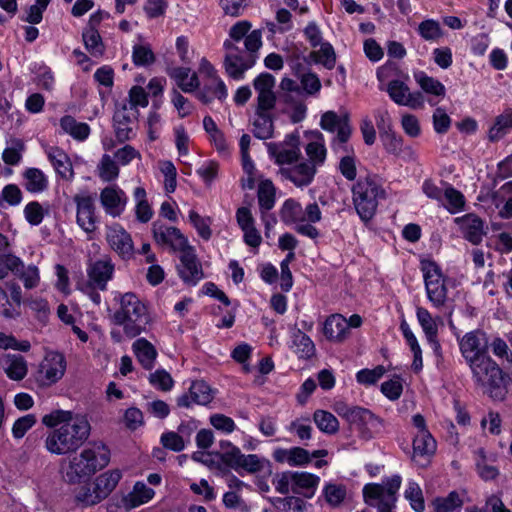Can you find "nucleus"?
I'll use <instances>...</instances> for the list:
<instances>
[{"instance_id": "14", "label": "nucleus", "mask_w": 512, "mask_h": 512, "mask_svg": "<svg viewBox=\"0 0 512 512\" xmlns=\"http://www.w3.org/2000/svg\"><path fill=\"white\" fill-rule=\"evenodd\" d=\"M269 154L280 165H291L301 157L300 140L297 134H289L281 144H268Z\"/></svg>"}, {"instance_id": "28", "label": "nucleus", "mask_w": 512, "mask_h": 512, "mask_svg": "<svg viewBox=\"0 0 512 512\" xmlns=\"http://www.w3.org/2000/svg\"><path fill=\"white\" fill-rule=\"evenodd\" d=\"M122 478V472L119 469H112L97 476L92 485L103 501L106 499L117 487Z\"/></svg>"}, {"instance_id": "60", "label": "nucleus", "mask_w": 512, "mask_h": 512, "mask_svg": "<svg viewBox=\"0 0 512 512\" xmlns=\"http://www.w3.org/2000/svg\"><path fill=\"white\" fill-rule=\"evenodd\" d=\"M443 196L447 200V209L449 212L457 213L463 209L465 205L464 196L454 187L448 185L443 193Z\"/></svg>"}, {"instance_id": "36", "label": "nucleus", "mask_w": 512, "mask_h": 512, "mask_svg": "<svg viewBox=\"0 0 512 512\" xmlns=\"http://www.w3.org/2000/svg\"><path fill=\"white\" fill-rule=\"evenodd\" d=\"M512 129V108L505 109L494 121L489 129L488 138L490 141H498Z\"/></svg>"}, {"instance_id": "16", "label": "nucleus", "mask_w": 512, "mask_h": 512, "mask_svg": "<svg viewBox=\"0 0 512 512\" xmlns=\"http://www.w3.org/2000/svg\"><path fill=\"white\" fill-rule=\"evenodd\" d=\"M385 90L391 100L400 106L412 109L423 107V95L420 92H410L409 87L403 81L391 80Z\"/></svg>"}, {"instance_id": "15", "label": "nucleus", "mask_w": 512, "mask_h": 512, "mask_svg": "<svg viewBox=\"0 0 512 512\" xmlns=\"http://www.w3.org/2000/svg\"><path fill=\"white\" fill-rule=\"evenodd\" d=\"M179 253L180 264L177 266L178 273L185 283L195 285L204 276L201 264L195 254V250L192 246L188 245Z\"/></svg>"}, {"instance_id": "22", "label": "nucleus", "mask_w": 512, "mask_h": 512, "mask_svg": "<svg viewBox=\"0 0 512 512\" xmlns=\"http://www.w3.org/2000/svg\"><path fill=\"white\" fill-rule=\"evenodd\" d=\"M381 484L368 483L363 487V497L366 504L376 506L377 512H395L396 497H385Z\"/></svg>"}, {"instance_id": "44", "label": "nucleus", "mask_w": 512, "mask_h": 512, "mask_svg": "<svg viewBox=\"0 0 512 512\" xmlns=\"http://www.w3.org/2000/svg\"><path fill=\"white\" fill-rule=\"evenodd\" d=\"M310 58L318 64H322L326 69H333L336 64V54L333 46L326 42L322 43L318 50L310 53Z\"/></svg>"}, {"instance_id": "62", "label": "nucleus", "mask_w": 512, "mask_h": 512, "mask_svg": "<svg viewBox=\"0 0 512 512\" xmlns=\"http://www.w3.org/2000/svg\"><path fill=\"white\" fill-rule=\"evenodd\" d=\"M132 58L136 66H148L155 61L153 51L146 45H135L133 47Z\"/></svg>"}, {"instance_id": "1", "label": "nucleus", "mask_w": 512, "mask_h": 512, "mask_svg": "<svg viewBox=\"0 0 512 512\" xmlns=\"http://www.w3.org/2000/svg\"><path fill=\"white\" fill-rule=\"evenodd\" d=\"M42 424L53 428L45 448L52 454L65 455L78 450L89 438L91 425L85 415L57 409L42 417Z\"/></svg>"}, {"instance_id": "48", "label": "nucleus", "mask_w": 512, "mask_h": 512, "mask_svg": "<svg viewBox=\"0 0 512 512\" xmlns=\"http://www.w3.org/2000/svg\"><path fill=\"white\" fill-rule=\"evenodd\" d=\"M220 447L222 449L220 454L222 462L239 473L241 450L229 441H221Z\"/></svg>"}, {"instance_id": "26", "label": "nucleus", "mask_w": 512, "mask_h": 512, "mask_svg": "<svg viewBox=\"0 0 512 512\" xmlns=\"http://www.w3.org/2000/svg\"><path fill=\"white\" fill-rule=\"evenodd\" d=\"M213 396L211 389L204 381H195L191 384L189 393L181 395L177 404L180 407L188 408L192 404L206 405L211 402Z\"/></svg>"}, {"instance_id": "9", "label": "nucleus", "mask_w": 512, "mask_h": 512, "mask_svg": "<svg viewBox=\"0 0 512 512\" xmlns=\"http://www.w3.org/2000/svg\"><path fill=\"white\" fill-rule=\"evenodd\" d=\"M362 322V317L358 314H353L348 319L338 313L332 314L324 322L323 333L329 341L342 343L350 337V329L359 328Z\"/></svg>"}, {"instance_id": "56", "label": "nucleus", "mask_w": 512, "mask_h": 512, "mask_svg": "<svg viewBox=\"0 0 512 512\" xmlns=\"http://www.w3.org/2000/svg\"><path fill=\"white\" fill-rule=\"evenodd\" d=\"M301 90L307 96H316L321 90V81L314 72L303 73L300 77Z\"/></svg>"}, {"instance_id": "38", "label": "nucleus", "mask_w": 512, "mask_h": 512, "mask_svg": "<svg viewBox=\"0 0 512 512\" xmlns=\"http://www.w3.org/2000/svg\"><path fill=\"white\" fill-rule=\"evenodd\" d=\"M305 152L308 156V162L314 166L317 170L318 167L322 166L326 160L327 149L324 144L323 135L318 133V139L310 142L305 147Z\"/></svg>"}, {"instance_id": "25", "label": "nucleus", "mask_w": 512, "mask_h": 512, "mask_svg": "<svg viewBox=\"0 0 512 512\" xmlns=\"http://www.w3.org/2000/svg\"><path fill=\"white\" fill-rule=\"evenodd\" d=\"M45 153L55 172L63 180L72 181L74 178V171L69 156L62 149L56 146L46 147Z\"/></svg>"}, {"instance_id": "27", "label": "nucleus", "mask_w": 512, "mask_h": 512, "mask_svg": "<svg viewBox=\"0 0 512 512\" xmlns=\"http://www.w3.org/2000/svg\"><path fill=\"white\" fill-rule=\"evenodd\" d=\"M385 150L393 155L401 156L407 160H415L416 153L410 146H404L401 136L391 131L381 134Z\"/></svg>"}, {"instance_id": "11", "label": "nucleus", "mask_w": 512, "mask_h": 512, "mask_svg": "<svg viewBox=\"0 0 512 512\" xmlns=\"http://www.w3.org/2000/svg\"><path fill=\"white\" fill-rule=\"evenodd\" d=\"M66 360L63 354L49 351L45 354L37 371V381L42 386H50L58 382L65 374Z\"/></svg>"}, {"instance_id": "53", "label": "nucleus", "mask_w": 512, "mask_h": 512, "mask_svg": "<svg viewBox=\"0 0 512 512\" xmlns=\"http://www.w3.org/2000/svg\"><path fill=\"white\" fill-rule=\"evenodd\" d=\"M99 177L106 182L115 180L119 175V168L116 160L108 154H104L98 165Z\"/></svg>"}, {"instance_id": "8", "label": "nucleus", "mask_w": 512, "mask_h": 512, "mask_svg": "<svg viewBox=\"0 0 512 512\" xmlns=\"http://www.w3.org/2000/svg\"><path fill=\"white\" fill-rule=\"evenodd\" d=\"M139 111L127 103L116 105L113 115V128L116 139L119 142H126L135 137V129L138 123Z\"/></svg>"}, {"instance_id": "4", "label": "nucleus", "mask_w": 512, "mask_h": 512, "mask_svg": "<svg viewBox=\"0 0 512 512\" xmlns=\"http://www.w3.org/2000/svg\"><path fill=\"white\" fill-rule=\"evenodd\" d=\"M472 373V379L486 393L497 401H503L510 391L512 379L490 355L467 364Z\"/></svg>"}, {"instance_id": "43", "label": "nucleus", "mask_w": 512, "mask_h": 512, "mask_svg": "<svg viewBox=\"0 0 512 512\" xmlns=\"http://www.w3.org/2000/svg\"><path fill=\"white\" fill-rule=\"evenodd\" d=\"M128 495L131 506L137 508L152 500L155 496V491L144 482L137 481Z\"/></svg>"}, {"instance_id": "64", "label": "nucleus", "mask_w": 512, "mask_h": 512, "mask_svg": "<svg viewBox=\"0 0 512 512\" xmlns=\"http://www.w3.org/2000/svg\"><path fill=\"white\" fill-rule=\"evenodd\" d=\"M326 501L331 506L340 505L346 497V488L343 485L327 484L324 488Z\"/></svg>"}, {"instance_id": "5", "label": "nucleus", "mask_w": 512, "mask_h": 512, "mask_svg": "<svg viewBox=\"0 0 512 512\" xmlns=\"http://www.w3.org/2000/svg\"><path fill=\"white\" fill-rule=\"evenodd\" d=\"M109 462V448L102 442H94L69 460L64 479L69 484L80 483L105 468Z\"/></svg>"}, {"instance_id": "55", "label": "nucleus", "mask_w": 512, "mask_h": 512, "mask_svg": "<svg viewBox=\"0 0 512 512\" xmlns=\"http://www.w3.org/2000/svg\"><path fill=\"white\" fill-rule=\"evenodd\" d=\"M416 316L427 337V340H432L433 337H437V325L433 320L430 312L426 308L418 307L416 310Z\"/></svg>"}, {"instance_id": "42", "label": "nucleus", "mask_w": 512, "mask_h": 512, "mask_svg": "<svg viewBox=\"0 0 512 512\" xmlns=\"http://www.w3.org/2000/svg\"><path fill=\"white\" fill-rule=\"evenodd\" d=\"M136 201V218L142 223H147L153 216V211L146 198V190L143 187H136L133 192Z\"/></svg>"}, {"instance_id": "3", "label": "nucleus", "mask_w": 512, "mask_h": 512, "mask_svg": "<svg viewBox=\"0 0 512 512\" xmlns=\"http://www.w3.org/2000/svg\"><path fill=\"white\" fill-rule=\"evenodd\" d=\"M223 45L226 49L224 58L226 73L235 80H241L245 72L252 68L258 59V51L262 46V32L259 29L251 31L244 41V49L230 40H226Z\"/></svg>"}, {"instance_id": "35", "label": "nucleus", "mask_w": 512, "mask_h": 512, "mask_svg": "<svg viewBox=\"0 0 512 512\" xmlns=\"http://www.w3.org/2000/svg\"><path fill=\"white\" fill-rule=\"evenodd\" d=\"M299 358L309 359L315 354V345L311 338L297 329L292 334V346Z\"/></svg>"}, {"instance_id": "40", "label": "nucleus", "mask_w": 512, "mask_h": 512, "mask_svg": "<svg viewBox=\"0 0 512 512\" xmlns=\"http://www.w3.org/2000/svg\"><path fill=\"white\" fill-rule=\"evenodd\" d=\"M13 274L22 281L26 289H34L40 283V272L36 265H25L21 260V265L17 267Z\"/></svg>"}, {"instance_id": "10", "label": "nucleus", "mask_w": 512, "mask_h": 512, "mask_svg": "<svg viewBox=\"0 0 512 512\" xmlns=\"http://www.w3.org/2000/svg\"><path fill=\"white\" fill-rule=\"evenodd\" d=\"M459 349L466 364L488 356L489 343L487 334L480 329L467 332L459 339Z\"/></svg>"}, {"instance_id": "2", "label": "nucleus", "mask_w": 512, "mask_h": 512, "mask_svg": "<svg viewBox=\"0 0 512 512\" xmlns=\"http://www.w3.org/2000/svg\"><path fill=\"white\" fill-rule=\"evenodd\" d=\"M114 301L119 308L112 315V322L122 326L127 337L135 338L146 330L149 314L145 302L133 292H116Z\"/></svg>"}, {"instance_id": "52", "label": "nucleus", "mask_w": 512, "mask_h": 512, "mask_svg": "<svg viewBox=\"0 0 512 512\" xmlns=\"http://www.w3.org/2000/svg\"><path fill=\"white\" fill-rule=\"evenodd\" d=\"M463 502L459 495L453 491L447 497L437 498L433 502L435 512H460Z\"/></svg>"}, {"instance_id": "31", "label": "nucleus", "mask_w": 512, "mask_h": 512, "mask_svg": "<svg viewBox=\"0 0 512 512\" xmlns=\"http://www.w3.org/2000/svg\"><path fill=\"white\" fill-rule=\"evenodd\" d=\"M132 349L143 368L152 369L157 356L155 347L147 339L139 338L133 343Z\"/></svg>"}, {"instance_id": "51", "label": "nucleus", "mask_w": 512, "mask_h": 512, "mask_svg": "<svg viewBox=\"0 0 512 512\" xmlns=\"http://www.w3.org/2000/svg\"><path fill=\"white\" fill-rule=\"evenodd\" d=\"M351 133L352 129L342 127L341 131L336 134V136L331 141V148L334 153L341 155V157L344 155H353V148L352 146L348 145V140L350 139Z\"/></svg>"}, {"instance_id": "13", "label": "nucleus", "mask_w": 512, "mask_h": 512, "mask_svg": "<svg viewBox=\"0 0 512 512\" xmlns=\"http://www.w3.org/2000/svg\"><path fill=\"white\" fill-rule=\"evenodd\" d=\"M152 233L156 244L161 247H168L174 252H180L189 245L187 237L178 228L173 226L154 222Z\"/></svg>"}, {"instance_id": "19", "label": "nucleus", "mask_w": 512, "mask_h": 512, "mask_svg": "<svg viewBox=\"0 0 512 512\" xmlns=\"http://www.w3.org/2000/svg\"><path fill=\"white\" fill-rule=\"evenodd\" d=\"M347 422L351 428L358 431L360 437L371 439L373 436L372 430L379 426L380 419L370 410L355 406Z\"/></svg>"}, {"instance_id": "59", "label": "nucleus", "mask_w": 512, "mask_h": 512, "mask_svg": "<svg viewBox=\"0 0 512 512\" xmlns=\"http://www.w3.org/2000/svg\"><path fill=\"white\" fill-rule=\"evenodd\" d=\"M24 216L26 221L32 226H38L42 223L45 213L43 206L37 201H31L24 207Z\"/></svg>"}, {"instance_id": "47", "label": "nucleus", "mask_w": 512, "mask_h": 512, "mask_svg": "<svg viewBox=\"0 0 512 512\" xmlns=\"http://www.w3.org/2000/svg\"><path fill=\"white\" fill-rule=\"evenodd\" d=\"M257 197L261 212H268L274 207L275 188L270 180H265L260 183Z\"/></svg>"}, {"instance_id": "63", "label": "nucleus", "mask_w": 512, "mask_h": 512, "mask_svg": "<svg viewBox=\"0 0 512 512\" xmlns=\"http://www.w3.org/2000/svg\"><path fill=\"white\" fill-rule=\"evenodd\" d=\"M419 34L428 41L437 40L442 36L439 22L429 19L421 22L418 27Z\"/></svg>"}, {"instance_id": "12", "label": "nucleus", "mask_w": 512, "mask_h": 512, "mask_svg": "<svg viewBox=\"0 0 512 512\" xmlns=\"http://www.w3.org/2000/svg\"><path fill=\"white\" fill-rule=\"evenodd\" d=\"M73 201L78 226L88 234L93 233L97 228L95 198L90 194H76Z\"/></svg>"}, {"instance_id": "33", "label": "nucleus", "mask_w": 512, "mask_h": 512, "mask_svg": "<svg viewBox=\"0 0 512 512\" xmlns=\"http://www.w3.org/2000/svg\"><path fill=\"white\" fill-rule=\"evenodd\" d=\"M178 87L185 93L195 91L199 87V79L196 73H191L190 68L176 67L169 73Z\"/></svg>"}, {"instance_id": "61", "label": "nucleus", "mask_w": 512, "mask_h": 512, "mask_svg": "<svg viewBox=\"0 0 512 512\" xmlns=\"http://www.w3.org/2000/svg\"><path fill=\"white\" fill-rule=\"evenodd\" d=\"M150 384L158 390L169 391L174 385V381L166 370L158 369L149 375Z\"/></svg>"}, {"instance_id": "18", "label": "nucleus", "mask_w": 512, "mask_h": 512, "mask_svg": "<svg viewBox=\"0 0 512 512\" xmlns=\"http://www.w3.org/2000/svg\"><path fill=\"white\" fill-rule=\"evenodd\" d=\"M126 193L117 185H110L100 192V203L106 214L119 217L127 204Z\"/></svg>"}, {"instance_id": "29", "label": "nucleus", "mask_w": 512, "mask_h": 512, "mask_svg": "<svg viewBox=\"0 0 512 512\" xmlns=\"http://www.w3.org/2000/svg\"><path fill=\"white\" fill-rule=\"evenodd\" d=\"M319 482L320 478L317 475L308 472H293V486L291 491L310 498L314 495Z\"/></svg>"}, {"instance_id": "58", "label": "nucleus", "mask_w": 512, "mask_h": 512, "mask_svg": "<svg viewBox=\"0 0 512 512\" xmlns=\"http://www.w3.org/2000/svg\"><path fill=\"white\" fill-rule=\"evenodd\" d=\"M189 220L194 226V228L197 230L198 235L203 238L204 240H209L212 231L210 229L211 219L202 217L200 214H198L196 211L191 210L189 212Z\"/></svg>"}, {"instance_id": "21", "label": "nucleus", "mask_w": 512, "mask_h": 512, "mask_svg": "<svg viewBox=\"0 0 512 512\" xmlns=\"http://www.w3.org/2000/svg\"><path fill=\"white\" fill-rule=\"evenodd\" d=\"M114 264L111 259L104 257L91 262L87 267L88 280L96 284L100 291L107 290V284L114 275Z\"/></svg>"}, {"instance_id": "32", "label": "nucleus", "mask_w": 512, "mask_h": 512, "mask_svg": "<svg viewBox=\"0 0 512 512\" xmlns=\"http://www.w3.org/2000/svg\"><path fill=\"white\" fill-rule=\"evenodd\" d=\"M437 448L436 440L430 432L415 434L413 438V460L432 456Z\"/></svg>"}, {"instance_id": "6", "label": "nucleus", "mask_w": 512, "mask_h": 512, "mask_svg": "<svg viewBox=\"0 0 512 512\" xmlns=\"http://www.w3.org/2000/svg\"><path fill=\"white\" fill-rule=\"evenodd\" d=\"M353 204L362 221L368 222L375 215L378 198L384 190L371 178H360L352 187Z\"/></svg>"}, {"instance_id": "39", "label": "nucleus", "mask_w": 512, "mask_h": 512, "mask_svg": "<svg viewBox=\"0 0 512 512\" xmlns=\"http://www.w3.org/2000/svg\"><path fill=\"white\" fill-rule=\"evenodd\" d=\"M82 40L85 48L93 57H102L105 51V46L98 29L84 28L82 32Z\"/></svg>"}, {"instance_id": "34", "label": "nucleus", "mask_w": 512, "mask_h": 512, "mask_svg": "<svg viewBox=\"0 0 512 512\" xmlns=\"http://www.w3.org/2000/svg\"><path fill=\"white\" fill-rule=\"evenodd\" d=\"M24 187L30 193H40L47 189L48 180L38 168H28L23 173Z\"/></svg>"}, {"instance_id": "54", "label": "nucleus", "mask_w": 512, "mask_h": 512, "mask_svg": "<svg viewBox=\"0 0 512 512\" xmlns=\"http://www.w3.org/2000/svg\"><path fill=\"white\" fill-rule=\"evenodd\" d=\"M404 495L405 498L410 502V505L415 512L424 511L425 503L423 493L420 486L416 482H408Z\"/></svg>"}, {"instance_id": "37", "label": "nucleus", "mask_w": 512, "mask_h": 512, "mask_svg": "<svg viewBox=\"0 0 512 512\" xmlns=\"http://www.w3.org/2000/svg\"><path fill=\"white\" fill-rule=\"evenodd\" d=\"M62 130L76 140L83 141L90 134V127L87 123L78 122L74 117L66 115L60 119Z\"/></svg>"}, {"instance_id": "57", "label": "nucleus", "mask_w": 512, "mask_h": 512, "mask_svg": "<svg viewBox=\"0 0 512 512\" xmlns=\"http://www.w3.org/2000/svg\"><path fill=\"white\" fill-rule=\"evenodd\" d=\"M286 429L288 432L294 433L301 441L311 439L312 426L309 418H296Z\"/></svg>"}, {"instance_id": "45", "label": "nucleus", "mask_w": 512, "mask_h": 512, "mask_svg": "<svg viewBox=\"0 0 512 512\" xmlns=\"http://www.w3.org/2000/svg\"><path fill=\"white\" fill-rule=\"evenodd\" d=\"M313 420L319 430L326 434H335L339 430L338 419L328 411L316 410L313 414Z\"/></svg>"}, {"instance_id": "46", "label": "nucleus", "mask_w": 512, "mask_h": 512, "mask_svg": "<svg viewBox=\"0 0 512 512\" xmlns=\"http://www.w3.org/2000/svg\"><path fill=\"white\" fill-rule=\"evenodd\" d=\"M74 500L76 505L82 508L95 506L102 502L94 486L91 487L90 485H83L76 489Z\"/></svg>"}, {"instance_id": "24", "label": "nucleus", "mask_w": 512, "mask_h": 512, "mask_svg": "<svg viewBox=\"0 0 512 512\" xmlns=\"http://www.w3.org/2000/svg\"><path fill=\"white\" fill-rule=\"evenodd\" d=\"M456 222L467 241L473 245H478L482 242L486 232L484 230V222L480 217L475 214H466L463 217L457 218Z\"/></svg>"}, {"instance_id": "17", "label": "nucleus", "mask_w": 512, "mask_h": 512, "mask_svg": "<svg viewBox=\"0 0 512 512\" xmlns=\"http://www.w3.org/2000/svg\"><path fill=\"white\" fill-rule=\"evenodd\" d=\"M106 240L110 248L122 259H130L134 255V245L131 235L119 224L107 227Z\"/></svg>"}, {"instance_id": "30", "label": "nucleus", "mask_w": 512, "mask_h": 512, "mask_svg": "<svg viewBox=\"0 0 512 512\" xmlns=\"http://www.w3.org/2000/svg\"><path fill=\"white\" fill-rule=\"evenodd\" d=\"M3 369L7 377L14 381L24 379L28 373L27 361L21 355L7 354L3 360Z\"/></svg>"}, {"instance_id": "20", "label": "nucleus", "mask_w": 512, "mask_h": 512, "mask_svg": "<svg viewBox=\"0 0 512 512\" xmlns=\"http://www.w3.org/2000/svg\"><path fill=\"white\" fill-rule=\"evenodd\" d=\"M236 221L243 232V241L252 248H258L262 237L255 226V219L248 207H240L236 211Z\"/></svg>"}, {"instance_id": "41", "label": "nucleus", "mask_w": 512, "mask_h": 512, "mask_svg": "<svg viewBox=\"0 0 512 512\" xmlns=\"http://www.w3.org/2000/svg\"><path fill=\"white\" fill-rule=\"evenodd\" d=\"M320 126L323 130L331 133H339L342 127L351 129L348 115L339 116L334 111H327L321 116Z\"/></svg>"}, {"instance_id": "49", "label": "nucleus", "mask_w": 512, "mask_h": 512, "mask_svg": "<svg viewBox=\"0 0 512 512\" xmlns=\"http://www.w3.org/2000/svg\"><path fill=\"white\" fill-rule=\"evenodd\" d=\"M303 214V208L299 202L294 199H287L281 208L280 217L286 224L299 223Z\"/></svg>"}, {"instance_id": "23", "label": "nucleus", "mask_w": 512, "mask_h": 512, "mask_svg": "<svg viewBox=\"0 0 512 512\" xmlns=\"http://www.w3.org/2000/svg\"><path fill=\"white\" fill-rule=\"evenodd\" d=\"M316 169L306 161L282 167L279 171L280 175L291 181L297 187H306L310 185L316 175Z\"/></svg>"}, {"instance_id": "50", "label": "nucleus", "mask_w": 512, "mask_h": 512, "mask_svg": "<svg viewBox=\"0 0 512 512\" xmlns=\"http://www.w3.org/2000/svg\"><path fill=\"white\" fill-rule=\"evenodd\" d=\"M253 134L259 139H268L273 134V121L269 113L256 112V118L253 122Z\"/></svg>"}, {"instance_id": "7", "label": "nucleus", "mask_w": 512, "mask_h": 512, "mask_svg": "<svg viewBox=\"0 0 512 512\" xmlns=\"http://www.w3.org/2000/svg\"><path fill=\"white\" fill-rule=\"evenodd\" d=\"M421 271L428 300L436 308L445 306L448 300L447 280L440 267L433 261L423 260L421 261Z\"/></svg>"}]
</instances>
